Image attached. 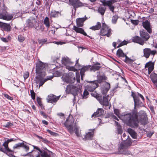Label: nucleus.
<instances>
[{
  "label": "nucleus",
  "instance_id": "obj_1",
  "mask_svg": "<svg viewBox=\"0 0 157 157\" xmlns=\"http://www.w3.org/2000/svg\"><path fill=\"white\" fill-rule=\"evenodd\" d=\"M120 119L131 127L137 128L138 126V116L137 113H124L121 115Z\"/></svg>",
  "mask_w": 157,
  "mask_h": 157
},
{
  "label": "nucleus",
  "instance_id": "obj_2",
  "mask_svg": "<svg viewBox=\"0 0 157 157\" xmlns=\"http://www.w3.org/2000/svg\"><path fill=\"white\" fill-rule=\"evenodd\" d=\"M65 126L67 128L68 131L71 133L72 134L75 131V134L78 137L80 136V134L79 132V127L75 124H64Z\"/></svg>",
  "mask_w": 157,
  "mask_h": 157
},
{
  "label": "nucleus",
  "instance_id": "obj_3",
  "mask_svg": "<svg viewBox=\"0 0 157 157\" xmlns=\"http://www.w3.org/2000/svg\"><path fill=\"white\" fill-rule=\"evenodd\" d=\"M62 63L65 66V67L69 71H76V69L73 66H71L73 62H71L70 59L67 57L63 58L62 59Z\"/></svg>",
  "mask_w": 157,
  "mask_h": 157
},
{
  "label": "nucleus",
  "instance_id": "obj_4",
  "mask_svg": "<svg viewBox=\"0 0 157 157\" xmlns=\"http://www.w3.org/2000/svg\"><path fill=\"white\" fill-rule=\"evenodd\" d=\"M62 78L63 81L67 83H73L75 81L74 75L72 72L63 75Z\"/></svg>",
  "mask_w": 157,
  "mask_h": 157
},
{
  "label": "nucleus",
  "instance_id": "obj_5",
  "mask_svg": "<svg viewBox=\"0 0 157 157\" xmlns=\"http://www.w3.org/2000/svg\"><path fill=\"white\" fill-rule=\"evenodd\" d=\"M36 72L38 75L45 76L46 73L45 71V64L42 62H40L36 64Z\"/></svg>",
  "mask_w": 157,
  "mask_h": 157
},
{
  "label": "nucleus",
  "instance_id": "obj_6",
  "mask_svg": "<svg viewBox=\"0 0 157 157\" xmlns=\"http://www.w3.org/2000/svg\"><path fill=\"white\" fill-rule=\"evenodd\" d=\"M111 30L105 23H103L100 32V35L109 37L111 35Z\"/></svg>",
  "mask_w": 157,
  "mask_h": 157
},
{
  "label": "nucleus",
  "instance_id": "obj_7",
  "mask_svg": "<svg viewBox=\"0 0 157 157\" xmlns=\"http://www.w3.org/2000/svg\"><path fill=\"white\" fill-rule=\"evenodd\" d=\"M78 59L76 61V63L75 64V66L76 68V71L77 70L81 69L80 73L81 75V78L82 80H83V77L84 76V72L88 70L91 67V66L88 65L83 67L82 68H81V66H80L79 63H78Z\"/></svg>",
  "mask_w": 157,
  "mask_h": 157
},
{
  "label": "nucleus",
  "instance_id": "obj_8",
  "mask_svg": "<svg viewBox=\"0 0 157 157\" xmlns=\"http://www.w3.org/2000/svg\"><path fill=\"white\" fill-rule=\"evenodd\" d=\"M38 75L36 78V82L37 84L39 85V88L40 86H42L46 81L48 80H51L53 77L52 76H50L49 77H47L46 78L44 79L43 78L44 76L42 75Z\"/></svg>",
  "mask_w": 157,
  "mask_h": 157
},
{
  "label": "nucleus",
  "instance_id": "obj_9",
  "mask_svg": "<svg viewBox=\"0 0 157 157\" xmlns=\"http://www.w3.org/2000/svg\"><path fill=\"white\" fill-rule=\"evenodd\" d=\"M131 96L133 98L134 102V108L139 106H142L144 104L139 99V98L136 94L133 92H132Z\"/></svg>",
  "mask_w": 157,
  "mask_h": 157
},
{
  "label": "nucleus",
  "instance_id": "obj_10",
  "mask_svg": "<svg viewBox=\"0 0 157 157\" xmlns=\"http://www.w3.org/2000/svg\"><path fill=\"white\" fill-rule=\"evenodd\" d=\"M14 14L8 13L5 10L0 13V18L6 21H10L13 17Z\"/></svg>",
  "mask_w": 157,
  "mask_h": 157
},
{
  "label": "nucleus",
  "instance_id": "obj_11",
  "mask_svg": "<svg viewBox=\"0 0 157 157\" xmlns=\"http://www.w3.org/2000/svg\"><path fill=\"white\" fill-rule=\"evenodd\" d=\"M144 55L143 56L146 58H148L151 54L154 56L155 54L157 53V51L156 50H151L149 48H145L143 50Z\"/></svg>",
  "mask_w": 157,
  "mask_h": 157
},
{
  "label": "nucleus",
  "instance_id": "obj_12",
  "mask_svg": "<svg viewBox=\"0 0 157 157\" xmlns=\"http://www.w3.org/2000/svg\"><path fill=\"white\" fill-rule=\"evenodd\" d=\"M69 1L70 4L73 6V9L75 11L77 8L84 6L79 0H69Z\"/></svg>",
  "mask_w": 157,
  "mask_h": 157
},
{
  "label": "nucleus",
  "instance_id": "obj_13",
  "mask_svg": "<svg viewBox=\"0 0 157 157\" xmlns=\"http://www.w3.org/2000/svg\"><path fill=\"white\" fill-rule=\"evenodd\" d=\"M59 98L60 96H56L54 95L50 94L48 96L47 98V101L52 103H56Z\"/></svg>",
  "mask_w": 157,
  "mask_h": 157
},
{
  "label": "nucleus",
  "instance_id": "obj_14",
  "mask_svg": "<svg viewBox=\"0 0 157 157\" xmlns=\"http://www.w3.org/2000/svg\"><path fill=\"white\" fill-rule=\"evenodd\" d=\"M140 113L141 114V115L140 122L141 124L145 125L148 123L147 117L146 114L144 111H140Z\"/></svg>",
  "mask_w": 157,
  "mask_h": 157
},
{
  "label": "nucleus",
  "instance_id": "obj_15",
  "mask_svg": "<svg viewBox=\"0 0 157 157\" xmlns=\"http://www.w3.org/2000/svg\"><path fill=\"white\" fill-rule=\"evenodd\" d=\"M36 21L33 17H30L26 21L27 26L29 27H34L36 23Z\"/></svg>",
  "mask_w": 157,
  "mask_h": 157
},
{
  "label": "nucleus",
  "instance_id": "obj_16",
  "mask_svg": "<svg viewBox=\"0 0 157 157\" xmlns=\"http://www.w3.org/2000/svg\"><path fill=\"white\" fill-rule=\"evenodd\" d=\"M98 86L97 81H94L90 82L88 86L87 90L90 91H93Z\"/></svg>",
  "mask_w": 157,
  "mask_h": 157
},
{
  "label": "nucleus",
  "instance_id": "obj_17",
  "mask_svg": "<svg viewBox=\"0 0 157 157\" xmlns=\"http://www.w3.org/2000/svg\"><path fill=\"white\" fill-rule=\"evenodd\" d=\"M154 63L151 61L147 63L145 65V68H148L147 72L148 75H150L151 71L153 70Z\"/></svg>",
  "mask_w": 157,
  "mask_h": 157
},
{
  "label": "nucleus",
  "instance_id": "obj_18",
  "mask_svg": "<svg viewBox=\"0 0 157 157\" xmlns=\"http://www.w3.org/2000/svg\"><path fill=\"white\" fill-rule=\"evenodd\" d=\"M98 100L101 104L105 106H107L109 105V101L108 97H103V98L100 97L98 98Z\"/></svg>",
  "mask_w": 157,
  "mask_h": 157
},
{
  "label": "nucleus",
  "instance_id": "obj_19",
  "mask_svg": "<svg viewBox=\"0 0 157 157\" xmlns=\"http://www.w3.org/2000/svg\"><path fill=\"white\" fill-rule=\"evenodd\" d=\"M107 77L105 76L104 74L103 73H98L97 75V83H101L103 80H105Z\"/></svg>",
  "mask_w": 157,
  "mask_h": 157
},
{
  "label": "nucleus",
  "instance_id": "obj_20",
  "mask_svg": "<svg viewBox=\"0 0 157 157\" xmlns=\"http://www.w3.org/2000/svg\"><path fill=\"white\" fill-rule=\"evenodd\" d=\"M104 114V111L102 108H98L96 112H95L92 115V117H98Z\"/></svg>",
  "mask_w": 157,
  "mask_h": 157
},
{
  "label": "nucleus",
  "instance_id": "obj_21",
  "mask_svg": "<svg viewBox=\"0 0 157 157\" xmlns=\"http://www.w3.org/2000/svg\"><path fill=\"white\" fill-rule=\"evenodd\" d=\"M132 40L133 42L138 43L142 45H143L144 43V40L142 39L141 37L137 36L133 37Z\"/></svg>",
  "mask_w": 157,
  "mask_h": 157
},
{
  "label": "nucleus",
  "instance_id": "obj_22",
  "mask_svg": "<svg viewBox=\"0 0 157 157\" xmlns=\"http://www.w3.org/2000/svg\"><path fill=\"white\" fill-rule=\"evenodd\" d=\"M73 30L76 33H81L85 36H87L88 37H90L89 36L87 35L86 33L84 31L82 28H78L75 26H74L73 27Z\"/></svg>",
  "mask_w": 157,
  "mask_h": 157
},
{
  "label": "nucleus",
  "instance_id": "obj_23",
  "mask_svg": "<svg viewBox=\"0 0 157 157\" xmlns=\"http://www.w3.org/2000/svg\"><path fill=\"white\" fill-rule=\"evenodd\" d=\"M0 26L4 30L9 31L10 30L11 26L9 24L0 22Z\"/></svg>",
  "mask_w": 157,
  "mask_h": 157
},
{
  "label": "nucleus",
  "instance_id": "obj_24",
  "mask_svg": "<svg viewBox=\"0 0 157 157\" xmlns=\"http://www.w3.org/2000/svg\"><path fill=\"white\" fill-rule=\"evenodd\" d=\"M86 17L85 18H79L76 19L77 25L78 27H82L83 25V23L87 19Z\"/></svg>",
  "mask_w": 157,
  "mask_h": 157
},
{
  "label": "nucleus",
  "instance_id": "obj_25",
  "mask_svg": "<svg viewBox=\"0 0 157 157\" xmlns=\"http://www.w3.org/2000/svg\"><path fill=\"white\" fill-rule=\"evenodd\" d=\"M143 27L147 30L149 33H151V30L150 28V23L148 21H146L143 22Z\"/></svg>",
  "mask_w": 157,
  "mask_h": 157
},
{
  "label": "nucleus",
  "instance_id": "obj_26",
  "mask_svg": "<svg viewBox=\"0 0 157 157\" xmlns=\"http://www.w3.org/2000/svg\"><path fill=\"white\" fill-rule=\"evenodd\" d=\"M94 129L90 130V132L86 134L85 138H83L84 140H91L93 137Z\"/></svg>",
  "mask_w": 157,
  "mask_h": 157
},
{
  "label": "nucleus",
  "instance_id": "obj_27",
  "mask_svg": "<svg viewBox=\"0 0 157 157\" xmlns=\"http://www.w3.org/2000/svg\"><path fill=\"white\" fill-rule=\"evenodd\" d=\"M128 148L124 143H121L119 147L118 153L119 154H121L123 153L124 151Z\"/></svg>",
  "mask_w": 157,
  "mask_h": 157
},
{
  "label": "nucleus",
  "instance_id": "obj_28",
  "mask_svg": "<svg viewBox=\"0 0 157 157\" xmlns=\"http://www.w3.org/2000/svg\"><path fill=\"white\" fill-rule=\"evenodd\" d=\"M140 36L143 39L144 41L147 40L149 38V35L146 32H145L143 31H140Z\"/></svg>",
  "mask_w": 157,
  "mask_h": 157
},
{
  "label": "nucleus",
  "instance_id": "obj_29",
  "mask_svg": "<svg viewBox=\"0 0 157 157\" xmlns=\"http://www.w3.org/2000/svg\"><path fill=\"white\" fill-rule=\"evenodd\" d=\"M127 131L128 133L130 134L132 137L134 138L135 139L137 137V133L134 131V130L132 129L131 128H128L127 129Z\"/></svg>",
  "mask_w": 157,
  "mask_h": 157
},
{
  "label": "nucleus",
  "instance_id": "obj_30",
  "mask_svg": "<svg viewBox=\"0 0 157 157\" xmlns=\"http://www.w3.org/2000/svg\"><path fill=\"white\" fill-rule=\"evenodd\" d=\"M59 15H61L59 11H56L55 10H52L51 11L50 17H57Z\"/></svg>",
  "mask_w": 157,
  "mask_h": 157
},
{
  "label": "nucleus",
  "instance_id": "obj_31",
  "mask_svg": "<svg viewBox=\"0 0 157 157\" xmlns=\"http://www.w3.org/2000/svg\"><path fill=\"white\" fill-rule=\"evenodd\" d=\"M43 23L46 27L47 28V30L50 27V23L49 21V18L48 17H46L44 20Z\"/></svg>",
  "mask_w": 157,
  "mask_h": 157
},
{
  "label": "nucleus",
  "instance_id": "obj_32",
  "mask_svg": "<svg viewBox=\"0 0 157 157\" xmlns=\"http://www.w3.org/2000/svg\"><path fill=\"white\" fill-rule=\"evenodd\" d=\"M131 140H132L130 138L128 139V137H127L126 138H125V139L123 140V141H125V142L124 143L128 147L131 145L132 143Z\"/></svg>",
  "mask_w": 157,
  "mask_h": 157
},
{
  "label": "nucleus",
  "instance_id": "obj_33",
  "mask_svg": "<svg viewBox=\"0 0 157 157\" xmlns=\"http://www.w3.org/2000/svg\"><path fill=\"white\" fill-rule=\"evenodd\" d=\"M110 88V84L108 82L106 83L105 84V87L103 90V94H106Z\"/></svg>",
  "mask_w": 157,
  "mask_h": 157
},
{
  "label": "nucleus",
  "instance_id": "obj_34",
  "mask_svg": "<svg viewBox=\"0 0 157 157\" xmlns=\"http://www.w3.org/2000/svg\"><path fill=\"white\" fill-rule=\"evenodd\" d=\"M117 55L119 57L123 58L126 55L122 50L120 48L119 49L117 52Z\"/></svg>",
  "mask_w": 157,
  "mask_h": 157
},
{
  "label": "nucleus",
  "instance_id": "obj_35",
  "mask_svg": "<svg viewBox=\"0 0 157 157\" xmlns=\"http://www.w3.org/2000/svg\"><path fill=\"white\" fill-rule=\"evenodd\" d=\"M106 8L105 7L100 6L98 8V11L101 15H103L106 10Z\"/></svg>",
  "mask_w": 157,
  "mask_h": 157
},
{
  "label": "nucleus",
  "instance_id": "obj_36",
  "mask_svg": "<svg viewBox=\"0 0 157 157\" xmlns=\"http://www.w3.org/2000/svg\"><path fill=\"white\" fill-rule=\"evenodd\" d=\"M101 24L99 22H98L97 25L91 27L90 28V29L93 30H99L101 28Z\"/></svg>",
  "mask_w": 157,
  "mask_h": 157
},
{
  "label": "nucleus",
  "instance_id": "obj_37",
  "mask_svg": "<svg viewBox=\"0 0 157 157\" xmlns=\"http://www.w3.org/2000/svg\"><path fill=\"white\" fill-rule=\"evenodd\" d=\"M151 78L152 82L155 83L157 82V75L155 74H151Z\"/></svg>",
  "mask_w": 157,
  "mask_h": 157
},
{
  "label": "nucleus",
  "instance_id": "obj_38",
  "mask_svg": "<svg viewBox=\"0 0 157 157\" xmlns=\"http://www.w3.org/2000/svg\"><path fill=\"white\" fill-rule=\"evenodd\" d=\"M114 2V0H113L111 2V3H109V5L108 7L110 11H112V12H114V9H115V7L112 5V4Z\"/></svg>",
  "mask_w": 157,
  "mask_h": 157
},
{
  "label": "nucleus",
  "instance_id": "obj_39",
  "mask_svg": "<svg viewBox=\"0 0 157 157\" xmlns=\"http://www.w3.org/2000/svg\"><path fill=\"white\" fill-rule=\"evenodd\" d=\"M89 93L86 90H85L84 91L83 94H82V97L83 99H86L88 97Z\"/></svg>",
  "mask_w": 157,
  "mask_h": 157
},
{
  "label": "nucleus",
  "instance_id": "obj_40",
  "mask_svg": "<svg viewBox=\"0 0 157 157\" xmlns=\"http://www.w3.org/2000/svg\"><path fill=\"white\" fill-rule=\"evenodd\" d=\"M101 67L97 66L96 65L92 66L90 68L91 71H96L99 70Z\"/></svg>",
  "mask_w": 157,
  "mask_h": 157
},
{
  "label": "nucleus",
  "instance_id": "obj_41",
  "mask_svg": "<svg viewBox=\"0 0 157 157\" xmlns=\"http://www.w3.org/2000/svg\"><path fill=\"white\" fill-rule=\"evenodd\" d=\"M118 16L117 15L113 16L112 17V22L113 24H116L117 22V20L118 18Z\"/></svg>",
  "mask_w": 157,
  "mask_h": 157
},
{
  "label": "nucleus",
  "instance_id": "obj_42",
  "mask_svg": "<svg viewBox=\"0 0 157 157\" xmlns=\"http://www.w3.org/2000/svg\"><path fill=\"white\" fill-rule=\"evenodd\" d=\"M113 0H110L109 1H105V0H103L101 1V2L102 3L103 5L104 6H109V4Z\"/></svg>",
  "mask_w": 157,
  "mask_h": 157
},
{
  "label": "nucleus",
  "instance_id": "obj_43",
  "mask_svg": "<svg viewBox=\"0 0 157 157\" xmlns=\"http://www.w3.org/2000/svg\"><path fill=\"white\" fill-rule=\"evenodd\" d=\"M124 57H125V59H124V61L125 63H130L133 62V60L132 59L128 57L126 55Z\"/></svg>",
  "mask_w": 157,
  "mask_h": 157
},
{
  "label": "nucleus",
  "instance_id": "obj_44",
  "mask_svg": "<svg viewBox=\"0 0 157 157\" xmlns=\"http://www.w3.org/2000/svg\"><path fill=\"white\" fill-rule=\"evenodd\" d=\"M6 154L10 156H12V157H15V156L13 155V151L10 150V149L7 150L5 151Z\"/></svg>",
  "mask_w": 157,
  "mask_h": 157
},
{
  "label": "nucleus",
  "instance_id": "obj_45",
  "mask_svg": "<svg viewBox=\"0 0 157 157\" xmlns=\"http://www.w3.org/2000/svg\"><path fill=\"white\" fill-rule=\"evenodd\" d=\"M26 144H25L24 143H23V144L22 146V147H23L26 151H27L29 149V147L28 146V145L26 144V143L25 142Z\"/></svg>",
  "mask_w": 157,
  "mask_h": 157
},
{
  "label": "nucleus",
  "instance_id": "obj_46",
  "mask_svg": "<svg viewBox=\"0 0 157 157\" xmlns=\"http://www.w3.org/2000/svg\"><path fill=\"white\" fill-rule=\"evenodd\" d=\"M114 113L120 119V115L119 111L118 109H114Z\"/></svg>",
  "mask_w": 157,
  "mask_h": 157
},
{
  "label": "nucleus",
  "instance_id": "obj_47",
  "mask_svg": "<svg viewBox=\"0 0 157 157\" xmlns=\"http://www.w3.org/2000/svg\"><path fill=\"white\" fill-rule=\"evenodd\" d=\"M18 40L20 42H22L24 41L25 40V37L21 35H19L18 36Z\"/></svg>",
  "mask_w": 157,
  "mask_h": 157
},
{
  "label": "nucleus",
  "instance_id": "obj_48",
  "mask_svg": "<svg viewBox=\"0 0 157 157\" xmlns=\"http://www.w3.org/2000/svg\"><path fill=\"white\" fill-rule=\"evenodd\" d=\"M22 144H23V143H19L17 144H16L13 146V148L14 149L17 148L21 147H22Z\"/></svg>",
  "mask_w": 157,
  "mask_h": 157
},
{
  "label": "nucleus",
  "instance_id": "obj_49",
  "mask_svg": "<svg viewBox=\"0 0 157 157\" xmlns=\"http://www.w3.org/2000/svg\"><path fill=\"white\" fill-rule=\"evenodd\" d=\"M31 96L32 99L34 100L35 98V93L33 91V90H30Z\"/></svg>",
  "mask_w": 157,
  "mask_h": 157
},
{
  "label": "nucleus",
  "instance_id": "obj_50",
  "mask_svg": "<svg viewBox=\"0 0 157 157\" xmlns=\"http://www.w3.org/2000/svg\"><path fill=\"white\" fill-rule=\"evenodd\" d=\"M47 131L50 133L51 135L54 136H56L58 134L53 132H52L49 129L47 130Z\"/></svg>",
  "mask_w": 157,
  "mask_h": 157
},
{
  "label": "nucleus",
  "instance_id": "obj_51",
  "mask_svg": "<svg viewBox=\"0 0 157 157\" xmlns=\"http://www.w3.org/2000/svg\"><path fill=\"white\" fill-rule=\"evenodd\" d=\"M3 95L5 98H7L8 99H9L10 100H12L13 99V98L10 96H9L8 94H3Z\"/></svg>",
  "mask_w": 157,
  "mask_h": 157
},
{
  "label": "nucleus",
  "instance_id": "obj_52",
  "mask_svg": "<svg viewBox=\"0 0 157 157\" xmlns=\"http://www.w3.org/2000/svg\"><path fill=\"white\" fill-rule=\"evenodd\" d=\"M127 44V42L126 41H125V40L122 42H121L120 44L117 47V48H119L120 47H121L122 46L125 45Z\"/></svg>",
  "mask_w": 157,
  "mask_h": 157
},
{
  "label": "nucleus",
  "instance_id": "obj_53",
  "mask_svg": "<svg viewBox=\"0 0 157 157\" xmlns=\"http://www.w3.org/2000/svg\"><path fill=\"white\" fill-rule=\"evenodd\" d=\"M13 125L12 123L11 122H8L5 125H3V126L5 128H9Z\"/></svg>",
  "mask_w": 157,
  "mask_h": 157
},
{
  "label": "nucleus",
  "instance_id": "obj_54",
  "mask_svg": "<svg viewBox=\"0 0 157 157\" xmlns=\"http://www.w3.org/2000/svg\"><path fill=\"white\" fill-rule=\"evenodd\" d=\"M91 95L95 98H97V99L98 100V99L99 98H100V97H99V96L98 94L95 92H93L91 93Z\"/></svg>",
  "mask_w": 157,
  "mask_h": 157
},
{
  "label": "nucleus",
  "instance_id": "obj_55",
  "mask_svg": "<svg viewBox=\"0 0 157 157\" xmlns=\"http://www.w3.org/2000/svg\"><path fill=\"white\" fill-rule=\"evenodd\" d=\"M3 146H4L5 148V151L9 149L8 147V144L6 143V141H5L3 143Z\"/></svg>",
  "mask_w": 157,
  "mask_h": 157
},
{
  "label": "nucleus",
  "instance_id": "obj_56",
  "mask_svg": "<svg viewBox=\"0 0 157 157\" xmlns=\"http://www.w3.org/2000/svg\"><path fill=\"white\" fill-rule=\"evenodd\" d=\"M37 101L38 104L40 106H42V102L41 101V98L39 97H37Z\"/></svg>",
  "mask_w": 157,
  "mask_h": 157
},
{
  "label": "nucleus",
  "instance_id": "obj_57",
  "mask_svg": "<svg viewBox=\"0 0 157 157\" xmlns=\"http://www.w3.org/2000/svg\"><path fill=\"white\" fill-rule=\"evenodd\" d=\"M47 40L45 39H42L38 41V42L39 43V44H43Z\"/></svg>",
  "mask_w": 157,
  "mask_h": 157
},
{
  "label": "nucleus",
  "instance_id": "obj_58",
  "mask_svg": "<svg viewBox=\"0 0 157 157\" xmlns=\"http://www.w3.org/2000/svg\"><path fill=\"white\" fill-rule=\"evenodd\" d=\"M29 73L28 72H26L24 74V78L25 79H27L29 76Z\"/></svg>",
  "mask_w": 157,
  "mask_h": 157
},
{
  "label": "nucleus",
  "instance_id": "obj_59",
  "mask_svg": "<svg viewBox=\"0 0 157 157\" xmlns=\"http://www.w3.org/2000/svg\"><path fill=\"white\" fill-rule=\"evenodd\" d=\"M131 21L132 23L135 25H137L139 23L138 21L136 20H132Z\"/></svg>",
  "mask_w": 157,
  "mask_h": 157
},
{
  "label": "nucleus",
  "instance_id": "obj_60",
  "mask_svg": "<svg viewBox=\"0 0 157 157\" xmlns=\"http://www.w3.org/2000/svg\"><path fill=\"white\" fill-rule=\"evenodd\" d=\"M154 133L153 132H149L147 133V137H149V138L151 137L152 135Z\"/></svg>",
  "mask_w": 157,
  "mask_h": 157
},
{
  "label": "nucleus",
  "instance_id": "obj_61",
  "mask_svg": "<svg viewBox=\"0 0 157 157\" xmlns=\"http://www.w3.org/2000/svg\"><path fill=\"white\" fill-rule=\"evenodd\" d=\"M136 95L137 96H138L139 97H140L141 98V99L143 100V101H144V97L143 96L142 94L137 93V94H136Z\"/></svg>",
  "mask_w": 157,
  "mask_h": 157
},
{
  "label": "nucleus",
  "instance_id": "obj_62",
  "mask_svg": "<svg viewBox=\"0 0 157 157\" xmlns=\"http://www.w3.org/2000/svg\"><path fill=\"white\" fill-rule=\"evenodd\" d=\"M41 141L45 143H47L49 142V141L47 139L43 138L42 139Z\"/></svg>",
  "mask_w": 157,
  "mask_h": 157
},
{
  "label": "nucleus",
  "instance_id": "obj_63",
  "mask_svg": "<svg viewBox=\"0 0 157 157\" xmlns=\"http://www.w3.org/2000/svg\"><path fill=\"white\" fill-rule=\"evenodd\" d=\"M127 137H128H128H129V136H127L126 135V134L125 133L123 134L122 135V137H121L122 140H123L125 139V138H126Z\"/></svg>",
  "mask_w": 157,
  "mask_h": 157
},
{
  "label": "nucleus",
  "instance_id": "obj_64",
  "mask_svg": "<svg viewBox=\"0 0 157 157\" xmlns=\"http://www.w3.org/2000/svg\"><path fill=\"white\" fill-rule=\"evenodd\" d=\"M122 154H123L124 155H130L131 154V152L130 151H124V152H123V153Z\"/></svg>",
  "mask_w": 157,
  "mask_h": 157
}]
</instances>
